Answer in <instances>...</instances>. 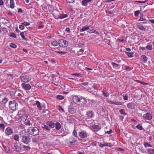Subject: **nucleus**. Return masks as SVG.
Wrapping results in <instances>:
<instances>
[{
	"label": "nucleus",
	"mask_w": 154,
	"mask_h": 154,
	"mask_svg": "<svg viewBox=\"0 0 154 154\" xmlns=\"http://www.w3.org/2000/svg\"><path fill=\"white\" fill-rule=\"evenodd\" d=\"M27 130L28 134L34 136L38 135L39 132L38 129L36 127H30Z\"/></svg>",
	"instance_id": "obj_1"
},
{
	"label": "nucleus",
	"mask_w": 154,
	"mask_h": 154,
	"mask_svg": "<svg viewBox=\"0 0 154 154\" xmlns=\"http://www.w3.org/2000/svg\"><path fill=\"white\" fill-rule=\"evenodd\" d=\"M18 106L17 103L15 100L10 101L9 102V108L13 111L16 110L18 108Z\"/></svg>",
	"instance_id": "obj_2"
},
{
	"label": "nucleus",
	"mask_w": 154,
	"mask_h": 154,
	"mask_svg": "<svg viewBox=\"0 0 154 154\" xmlns=\"http://www.w3.org/2000/svg\"><path fill=\"white\" fill-rule=\"evenodd\" d=\"M81 99L76 96L73 97L72 98V102L71 103L70 106L72 107H76L78 106H80L79 101H80Z\"/></svg>",
	"instance_id": "obj_3"
},
{
	"label": "nucleus",
	"mask_w": 154,
	"mask_h": 154,
	"mask_svg": "<svg viewBox=\"0 0 154 154\" xmlns=\"http://www.w3.org/2000/svg\"><path fill=\"white\" fill-rule=\"evenodd\" d=\"M19 114L23 122L27 119L28 116L23 111H20L19 112Z\"/></svg>",
	"instance_id": "obj_4"
},
{
	"label": "nucleus",
	"mask_w": 154,
	"mask_h": 154,
	"mask_svg": "<svg viewBox=\"0 0 154 154\" xmlns=\"http://www.w3.org/2000/svg\"><path fill=\"white\" fill-rule=\"evenodd\" d=\"M59 44L60 47H65L68 46V42L63 39H60L59 41Z\"/></svg>",
	"instance_id": "obj_5"
},
{
	"label": "nucleus",
	"mask_w": 154,
	"mask_h": 154,
	"mask_svg": "<svg viewBox=\"0 0 154 154\" xmlns=\"http://www.w3.org/2000/svg\"><path fill=\"white\" fill-rule=\"evenodd\" d=\"M143 119L145 120H151L152 118V115L149 113L144 114L143 116Z\"/></svg>",
	"instance_id": "obj_6"
},
{
	"label": "nucleus",
	"mask_w": 154,
	"mask_h": 154,
	"mask_svg": "<svg viewBox=\"0 0 154 154\" xmlns=\"http://www.w3.org/2000/svg\"><path fill=\"white\" fill-rule=\"evenodd\" d=\"M0 22L4 24H8V26L10 27L11 26V24L10 21L5 18H2L0 19Z\"/></svg>",
	"instance_id": "obj_7"
},
{
	"label": "nucleus",
	"mask_w": 154,
	"mask_h": 154,
	"mask_svg": "<svg viewBox=\"0 0 154 154\" xmlns=\"http://www.w3.org/2000/svg\"><path fill=\"white\" fill-rule=\"evenodd\" d=\"M21 86L23 89L26 91L29 90L31 88V86L29 84L25 83H22Z\"/></svg>",
	"instance_id": "obj_8"
},
{
	"label": "nucleus",
	"mask_w": 154,
	"mask_h": 154,
	"mask_svg": "<svg viewBox=\"0 0 154 154\" xmlns=\"http://www.w3.org/2000/svg\"><path fill=\"white\" fill-rule=\"evenodd\" d=\"M20 79L22 81L25 83H27L29 82L31 79L30 77L26 75L22 77L21 76Z\"/></svg>",
	"instance_id": "obj_9"
},
{
	"label": "nucleus",
	"mask_w": 154,
	"mask_h": 154,
	"mask_svg": "<svg viewBox=\"0 0 154 154\" xmlns=\"http://www.w3.org/2000/svg\"><path fill=\"white\" fill-rule=\"evenodd\" d=\"M22 140L23 142L26 144H27L31 142L30 138L27 136H24L23 137Z\"/></svg>",
	"instance_id": "obj_10"
},
{
	"label": "nucleus",
	"mask_w": 154,
	"mask_h": 154,
	"mask_svg": "<svg viewBox=\"0 0 154 154\" xmlns=\"http://www.w3.org/2000/svg\"><path fill=\"white\" fill-rule=\"evenodd\" d=\"M42 127L43 129V131H45L46 133L48 134L50 133L51 128L48 125L42 124Z\"/></svg>",
	"instance_id": "obj_11"
},
{
	"label": "nucleus",
	"mask_w": 154,
	"mask_h": 154,
	"mask_svg": "<svg viewBox=\"0 0 154 154\" xmlns=\"http://www.w3.org/2000/svg\"><path fill=\"white\" fill-rule=\"evenodd\" d=\"M34 106L36 105L38 109L40 110H41L42 108L45 109V107L43 106H41V103L38 101L37 100L35 103L33 105Z\"/></svg>",
	"instance_id": "obj_12"
},
{
	"label": "nucleus",
	"mask_w": 154,
	"mask_h": 154,
	"mask_svg": "<svg viewBox=\"0 0 154 154\" xmlns=\"http://www.w3.org/2000/svg\"><path fill=\"white\" fill-rule=\"evenodd\" d=\"M136 106V104L134 102H131L127 104V107L130 109H135Z\"/></svg>",
	"instance_id": "obj_13"
},
{
	"label": "nucleus",
	"mask_w": 154,
	"mask_h": 154,
	"mask_svg": "<svg viewBox=\"0 0 154 154\" xmlns=\"http://www.w3.org/2000/svg\"><path fill=\"white\" fill-rule=\"evenodd\" d=\"M79 137L82 138H85L87 137V134L85 131H81L79 134Z\"/></svg>",
	"instance_id": "obj_14"
},
{
	"label": "nucleus",
	"mask_w": 154,
	"mask_h": 154,
	"mask_svg": "<svg viewBox=\"0 0 154 154\" xmlns=\"http://www.w3.org/2000/svg\"><path fill=\"white\" fill-rule=\"evenodd\" d=\"M5 133L8 135H11L13 133V130L11 128L8 127L5 129Z\"/></svg>",
	"instance_id": "obj_15"
},
{
	"label": "nucleus",
	"mask_w": 154,
	"mask_h": 154,
	"mask_svg": "<svg viewBox=\"0 0 154 154\" xmlns=\"http://www.w3.org/2000/svg\"><path fill=\"white\" fill-rule=\"evenodd\" d=\"M91 127L93 129L94 131L96 132L98 131L101 128V126L96 125H92L91 126Z\"/></svg>",
	"instance_id": "obj_16"
},
{
	"label": "nucleus",
	"mask_w": 154,
	"mask_h": 154,
	"mask_svg": "<svg viewBox=\"0 0 154 154\" xmlns=\"http://www.w3.org/2000/svg\"><path fill=\"white\" fill-rule=\"evenodd\" d=\"M137 26L139 29L143 31H145L146 29V27L140 23L137 24Z\"/></svg>",
	"instance_id": "obj_17"
},
{
	"label": "nucleus",
	"mask_w": 154,
	"mask_h": 154,
	"mask_svg": "<svg viewBox=\"0 0 154 154\" xmlns=\"http://www.w3.org/2000/svg\"><path fill=\"white\" fill-rule=\"evenodd\" d=\"M67 17V14H60V16H55L54 17L56 19H58L59 18L62 19L65 18Z\"/></svg>",
	"instance_id": "obj_18"
},
{
	"label": "nucleus",
	"mask_w": 154,
	"mask_h": 154,
	"mask_svg": "<svg viewBox=\"0 0 154 154\" xmlns=\"http://www.w3.org/2000/svg\"><path fill=\"white\" fill-rule=\"evenodd\" d=\"M55 123L53 122L50 121L48 122L46 124L48 125L50 128H53L55 127Z\"/></svg>",
	"instance_id": "obj_19"
},
{
	"label": "nucleus",
	"mask_w": 154,
	"mask_h": 154,
	"mask_svg": "<svg viewBox=\"0 0 154 154\" xmlns=\"http://www.w3.org/2000/svg\"><path fill=\"white\" fill-rule=\"evenodd\" d=\"M88 118H92L94 115V112L92 111H89L87 112L86 114Z\"/></svg>",
	"instance_id": "obj_20"
},
{
	"label": "nucleus",
	"mask_w": 154,
	"mask_h": 154,
	"mask_svg": "<svg viewBox=\"0 0 154 154\" xmlns=\"http://www.w3.org/2000/svg\"><path fill=\"white\" fill-rule=\"evenodd\" d=\"M92 0H83L82 1V5L84 6L87 5V3L91 2Z\"/></svg>",
	"instance_id": "obj_21"
},
{
	"label": "nucleus",
	"mask_w": 154,
	"mask_h": 154,
	"mask_svg": "<svg viewBox=\"0 0 154 154\" xmlns=\"http://www.w3.org/2000/svg\"><path fill=\"white\" fill-rule=\"evenodd\" d=\"M52 77L53 78V81L55 83H57L59 82V78L57 76V77H54V75H52Z\"/></svg>",
	"instance_id": "obj_22"
},
{
	"label": "nucleus",
	"mask_w": 154,
	"mask_h": 154,
	"mask_svg": "<svg viewBox=\"0 0 154 154\" xmlns=\"http://www.w3.org/2000/svg\"><path fill=\"white\" fill-rule=\"evenodd\" d=\"M55 127L57 130H59L61 128V125L60 123L57 122L55 124Z\"/></svg>",
	"instance_id": "obj_23"
},
{
	"label": "nucleus",
	"mask_w": 154,
	"mask_h": 154,
	"mask_svg": "<svg viewBox=\"0 0 154 154\" xmlns=\"http://www.w3.org/2000/svg\"><path fill=\"white\" fill-rule=\"evenodd\" d=\"M1 100L0 99V103L2 104H5L8 100V99L6 97H5L3 99H2L1 102Z\"/></svg>",
	"instance_id": "obj_24"
},
{
	"label": "nucleus",
	"mask_w": 154,
	"mask_h": 154,
	"mask_svg": "<svg viewBox=\"0 0 154 154\" xmlns=\"http://www.w3.org/2000/svg\"><path fill=\"white\" fill-rule=\"evenodd\" d=\"M81 103V106H83L85 104L87 103V101L86 99L83 98H82L81 99L80 101H79V103Z\"/></svg>",
	"instance_id": "obj_25"
},
{
	"label": "nucleus",
	"mask_w": 154,
	"mask_h": 154,
	"mask_svg": "<svg viewBox=\"0 0 154 154\" xmlns=\"http://www.w3.org/2000/svg\"><path fill=\"white\" fill-rule=\"evenodd\" d=\"M74 107L75 108V107H72V108H70L68 110L69 112L71 114H74L76 112V110L74 108Z\"/></svg>",
	"instance_id": "obj_26"
},
{
	"label": "nucleus",
	"mask_w": 154,
	"mask_h": 154,
	"mask_svg": "<svg viewBox=\"0 0 154 154\" xmlns=\"http://www.w3.org/2000/svg\"><path fill=\"white\" fill-rule=\"evenodd\" d=\"M90 27L89 26H84L80 30V32H83L85 31L89 30Z\"/></svg>",
	"instance_id": "obj_27"
},
{
	"label": "nucleus",
	"mask_w": 154,
	"mask_h": 154,
	"mask_svg": "<svg viewBox=\"0 0 154 154\" xmlns=\"http://www.w3.org/2000/svg\"><path fill=\"white\" fill-rule=\"evenodd\" d=\"M88 32L90 33H94L95 34H98L99 32L96 31V30H95L93 29H89V30L88 31Z\"/></svg>",
	"instance_id": "obj_28"
},
{
	"label": "nucleus",
	"mask_w": 154,
	"mask_h": 154,
	"mask_svg": "<svg viewBox=\"0 0 154 154\" xmlns=\"http://www.w3.org/2000/svg\"><path fill=\"white\" fill-rule=\"evenodd\" d=\"M141 59L144 62H146L147 60V58L145 55H142L141 56Z\"/></svg>",
	"instance_id": "obj_29"
},
{
	"label": "nucleus",
	"mask_w": 154,
	"mask_h": 154,
	"mask_svg": "<svg viewBox=\"0 0 154 154\" xmlns=\"http://www.w3.org/2000/svg\"><path fill=\"white\" fill-rule=\"evenodd\" d=\"M71 140L69 141L68 143L70 145H73L74 143L77 141L76 139L74 138H73L72 139H71Z\"/></svg>",
	"instance_id": "obj_30"
},
{
	"label": "nucleus",
	"mask_w": 154,
	"mask_h": 154,
	"mask_svg": "<svg viewBox=\"0 0 154 154\" xmlns=\"http://www.w3.org/2000/svg\"><path fill=\"white\" fill-rule=\"evenodd\" d=\"M125 53L128 57H133L134 53L133 52H129L127 51H125Z\"/></svg>",
	"instance_id": "obj_31"
},
{
	"label": "nucleus",
	"mask_w": 154,
	"mask_h": 154,
	"mask_svg": "<svg viewBox=\"0 0 154 154\" xmlns=\"http://www.w3.org/2000/svg\"><path fill=\"white\" fill-rule=\"evenodd\" d=\"M23 123L24 124L26 125H31V123L30 122V119H27L26 120L24 121L23 122Z\"/></svg>",
	"instance_id": "obj_32"
},
{
	"label": "nucleus",
	"mask_w": 154,
	"mask_h": 154,
	"mask_svg": "<svg viewBox=\"0 0 154 154\" xmlns=\"http://www.w3.org/2000/svg\"><path fill=\"white\" fill-rule=\"evenodd\" d=\"M14 7V0H10V8L13 9Z\"/></svg>",
	"instance_id": "obj_33"
},
{
	"label": "nucleus",
	"mask_w": 154,
	"mask_h": 154,
	"mask_svg": "<svg viewBox=\"0 0 154 154\" xmlns=\"http://www.w3.org/2000/svg\"><path fill=\"white\" fill-rule=\"evenodd\" d=\"M146 49L149 50H151L152 49V45L150 43H148L147 45L146 46Z\"/></svg>",
	"instance_id": "obj_34"
},
{
	"label": "nucleus",
	"mask_w": 154,
	"mask_h": 154,
	"mask_svg": "<svg viewBox=\"0 0 154 154\" xmlns=\"http://www.w3.org/2000/svg\"><path fill=\"white\" fill-rule=\"evenodd\" d=\"M14 146L17 151H19L21 150V148L17 144H15Z\"/></svg>",
	"instance_id": "obj_35"
},
{
	"label": "nucleus",
	"mask_w": 154,
	"mask_h": 154,
	"mask_svg": "<svg viewBox=\"0 0 154 154\" xmlns=\"http://www.w3.org/2000/svg\"><path fill=\"white\" fill-rule=\"evenodd\" d=\"M112 65L114 68L115 69H117L118 68V67L119 66V64L116 63L114 62H112Z\"/></svg>",
	"instance_id": "obj_36"
},
{
	"label": "nucleus",
	"mask_w": 154,
	"mask_h": 154,
	"mask_svg": "<svg viewBox=\"0 0 154 154\" xmlns=\"http://www.w3.org/2000/svg\"><path fill=\"white\" fill-rule=\"evenodd\" d=\"M14 139L15 141H18L19 139V135L17 134L15 135L14 136Z\"/></svg>",
	"instance_id": "obj_37"
},
{
	"label": "nucleus",
	"mask_w": 154,
	"mask_h": 154,
	"mask_svg": "<svg viewBox=\"0 0 154 154\" xmlns=\"http://www.w3.org/2000/svg\"><path fill=\"white\" fill-rule=\"evenodd\" d=\"M9 46L13 48H15L17 47V46L16 45L14 44L13 43H10L9 44Z\"/></svg>",
	"instance_id": "obj_38"
},
{
	"label": "nucleus",
	"mask_w": 154,
	"mask_h": 154,
	"mask_svg": "<svg viewBox=\"0 0 154 154\" xmlns=\"http://www.w3.org/2000/svg\"><path fill=\"white\" fill-rule=\"evenodd\" d=\"M147 151L150 154H154V149H148Z\"/></svg>",
	"instance_id": "obj_39"
},
{
	"label": "nucleus",
	"mask_w": 154,
	"mask_h": 154,
	"mask_svg": "<svg viewBox=\"0 0 154 154\" xmlns=\"http://www.w3.org/2000/svg\"><path fill=\"white\" fill-rule=\"evenodd\" d=\"M119 112L121 114L126 115L127 114L125 113V110L124 109H121L119 110Z\"/></svg>",
	"instance_id": "obj_40"
},
{
	"label": "nucleus",
	"mask_w": 154,
	"mask_h": 154,
	"mask_svg": "<svg viewBox=\"0 0 154 154\" xmlns=\"http://www.w3.org/2000/svg\"><path fill=\"white\" fill-rule=\"evenodd\" d=\"M64 97L63 96L58 95H57V99L59 100H62L64 98Z\"/></svg>",
	"instance_id": "obj_41"
},
{
	"label": "nucleus",
	"mask_w": 154,
	"mask_h": 154,
	"mask_svg": "<svg viewBox=\"0 0 154 154\" xmlns=\"http://www.w3.org/2000/svg\"><path fill=\"white\" fill-rule=\"evenodd\" d=\"M51 45L54 47L56 46L58 44V43L56 41H54L52 42L51 44Z\"/></svg>",
	"instance_id": "obj_42"
},
{
	"label": "nucleus",
	"mask_w": 154,
	"mask_h": 154,
	"mask_svg": "<svg viewBox=\"0 0 154 154\" xmlns=\"http://www.w3.org/2000/svg\"><path fill=\"white\" fill-rule=\"evenodd\" d=\"M105 146L111 147L113 146V145L109 143H105Z\"/></svg>",
	"instance_id": "obj_43"
},
{
	"label": "nucleus",
	"mask_w": 154,
	"mask_h": 154,
	"mask_svg": "<svg viewBox=\"0 0 154 154\" xmlns=\"http://www.w3.org/2000/svg\"><path fill=\"white\" fill-rule=\"evenodd\" d=\"M9 35L11 37H13V38H16V36L15 35V34H14V33H10L9 34Z\"/></svg>",
	"instance_id": "obj_44"
},
{
	"label": "nucleus",
	"mask_w": 154,
	"mask_h": 154,
	"mask_svg": "<svg viewBox=\"0 0 154 154\" xmlns=\"http://www.w3.org/2000/svg\"><path fill=\"white\" fill-rule=\"evenodd\" d=\"M136 128L140 130H142L143 129L142 126L140 124L137 125Z\"/></svg>",
	"instance_id": "obj_45"
},
{
	"label": "nucleus",
	"mask_w": 154,
	"mask_h": 154,
	"mask_svg": "<svg viewBox=\"0 0 154 154\" xmlns=\"http://www.w3.org/2000/svg\"><path fill=\"white\" fill-rule=\"evenodd\" d=\"M144 145L145 147H152V146L151 145L147 143H144Z\"/></svg>",
	"instance_id": "obj_46"
},
{
	"label": "nucleus",
	"mask_w": 154,
	"mask_h": 154,
	"mask_svg": "<svg viewBox=\"0 0 154 154\" xmlns=\"http://www.w3.org/2000/svg\"><path fill=\"white\" fill-rule=\"evenodd\" d=\"M140 13L139 11H137L134 12V15L136 17H137L138 16L139 14Z\"/></svg>",
	"instance_id": "obj_47"
},
{
	"label": "nucleus",
	"mask_w": 154,
	"mask_h": 154,
	"mask_svg": "<svg viewBox=\"0 0 154 154\" xmlns=\"http://www.w3.org/2000/svg\"><path fill=\"white\" fill-rule=\"evenodd\" d=\"M19 28L21 30H23L24 29V26L23 25V24H22V23L19 25Z\"/></svg>",
	"instance_id": "obj_48"
},
{
	"label": "nucleus",
	"mask_w": 154,
	"mask_h": 154,
	"mask_svg": "<svg viewBox=\"0 0 154 154\" xmlns=\"http://www.w3.org/2000/svg\"><path fill=\"white\" fill-rule=\"evenodd\" d=\"M112 130L111 129H110L108 131H106V130H105V132L107 134H110L112 132Z\"/></svg>",
	"instance_id": "obj_49"
},
{
	"label": "nucleus",
	"mask_w": 154,
	"mask_h": 154,
	"mask_svg": "<svg viewBox=\"0 0 154 154\" xmlns=\"http://www.w3.org/2000/svg\"><path fill=\"white\" fill-rule=\"evenodd\" d=\"M73 134L75 137H77V134L76 131L75 130H74L73 132Z\"/></svg>",
	"instance_id": "obj_50"
},
{
	"label": "nucleus",
	"mask_w": 154,
	"mask_h": 154,
	"mask_svg": "<svg viewBox=\"0 0 154 154\" xmlns=\"http://www.w3.org/2000/svg\"><path fill=\"white\" fill-rule=\"evenodd\" d=\"M113 104H115L116 105H122V102H114Z\"/></svg>",
	"instance_id": "obj_51"
},
{
	"label": "nucleus",
	"mask_w": 154,
	"mask_h": 154,
	"mask_svg": "<svg viewBox=\"0 0 154 154\" xmlns=\"http://www.w3.org/2000/svg\"><path fill=\"white\" fill-rule=\"evenodd\" d=\"M22 24H23L24 26H28L30 25V24L29 22H24L22 23Z\"/></svg>",
	"instance_id": "obj_52"
},
{
	"label": "nucleus",
	"mask_w": 154,
	"mask_h": 154,
	"mask_svg": "<svg viewBox=\"0 0 154 154\" xmlns=\"http://www.w3.org/2000/svg\"><path fill=\"white\" fill-rule=\"evenodd\" d=\"M71 75H76L77 76L79 77H82V75H81V74H79V73H74V74H72Z\"/></svg>",
	"instance_id": "obj_53"
},
{
	"label": "nucleus",
	"mask_w": 154,
	"mask_h": 154,
	"mask_svg": "<svg viewBox=\"0 0 154 154\" xmlns=\"http://www.w3.org/2000/svg\"><path fill=\"white\" fill-rule=\"evenodd\" d=\"M5 126L3 124H0V128L3 129H4L5 128Z\"/></svg>",
	"instance_id": "obj_54"
},
{
	"label": "nucleus",
	"mask_w": 154,
	"mask_h": 154,
	"mask_svg": "<svg viewBox=\"0 0 154 154\" xmlns=\"http://www.w3.org/2000/svg\"><path fill=\"white\" fill-rule=\"evenodd\" d=\"M59 54H65L67 53V52L66 51H58L57 52Z\"/></svg>",
	"instance_id": "obj_55"
},
{
	"label": "nucleus",
	"mask_w": 154,
	"mask_h": 154,
	"mask_svg": "<svg viewBox=\"0 0 154 154\" xmlns=\"http://www.w3.org/2000/svg\"><path fill=\"white\" fill-rule=\"evenodd\" d=\"M38 27L39 28H42L44 27V26L42 24V23L40 22L38 24Z\"/></svg>",
	"instance_id": "obj_56"
},
{
	"label": "nucleus",
	"mask_w": 154,
	"mask_h": 154,
	"mask_svg": "<svg viewBox=\"0 0 154 154\" xmlns=\"http://www.w3.org/2000/svg\"><path fill=\"white\" fill-rule=\"evenodd\" d=\"M123 99L125 100H128V95L127 94H125L123 97Z\"/></svg>",
	"instance_id": "obj_57"
},
{
	"label": "nucleus",
	"mask_w": 154,
	"mask_h": 154,
	"mask_svg": "<svg viewBox=\"0 0 154 154\" xmlns=\"http://www.w3.org/2000/svg\"><path fill=\"white\" fill-rule=\"evenodd\" d=\"M103 95L105 97H108L109 96V94L108 92H106V93H103Z\"/></svg>",
	"instance_id": "obj_58"
},
{
	"label": "nucleus",
	"mask_w": 154,
	"mask_h": 154,
	"mask_svg": "<svg viewBox=\"0 0 154 154\" xmlns=\"http://www.w3.org/2000/svg\"><path fill=\"white\" fill-rule=\"evenodd\" d=\"M20 35L22 38H24V32H21L20 33Z\"/></svg>",
	"instance_id": "obj_59"
},
{
	"label": "nucleus",
	"mask_w": 154,
	"mask_h": 154,
	"mask_svg": "<svg viewBox=\"0 0 154 154\" xmlns=\"http://www.w3.org/2000/svg\"><path fill=\"white\" fill-rule=\"evenodd\" d=\"M66 1L69 3H71L74 2L75 0H66Z\"/></svg>",
	"instance_id": "obj_60"
},
{
	"label": "nucleus",
	"mask_w": 154,
	"mask_h": 154,
	"mask_svg": "<svg viewBox=\"0 0 154 154\" xmlns=\"http://www.w3.org/2000/svg\"><path fill=\"white\" fill-rule=\"evenodd\" d=\"M114 1L115 0H106L105 1H104L103 2L105 3H109L112 1Z\"/></svg>",
	"instance_id": "obj_61"
},
{
	"label": "nucleus",
	"mask_w": 154,
	"mask_h": 154,
	"mask_svg": "<svg viewBox=\"0 0 154 154\" xmlns=\"http://www.w3.org/2000/svg\"><path fill=\"white\" fill-rule=\"evenodd\" d=\"M84 45V44L82 43H80L78 44V46L79 47H82Z\"/></svg>",
	"instance_id": "obj_62"
},
{
	"label": "nucleus",
	"mask_w": 154,
	"mask_h": 154,
	"mask_svg": "<svg viewBox=\"0 0 154 154\" xmlns=\"http://www.w3.org/2000/svg\"><path fill=\"white\" fill-rule=\"evenodd\" d=\"M84 49H80V50L79 51V52L80 53V54H82V53L84 52Z\"/></svg>",
	"instance_id": "obj_63"
},
{
	"label": "nucleus",
	"mask_w": 154,
	"mask_h": 154,
	"mask_svg": "<svg viewBox=\"0 0 154 154\" xmlns=\"http://www.w3.org/2000/svg\"><path fill=\"white\" fill-rule=\"evenodd\" d=\"M58 109L59 110H62L63 112L64 111V109L62 108L61 106H59Z\"/></svg>",
	"instance_id": "obj_64"
}]
</instances>
